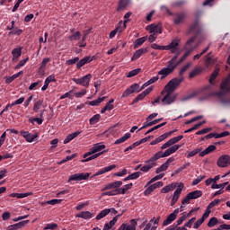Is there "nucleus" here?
<instances>
[{"instance_id": "obj_1", "label": "nucleus", "mask_w": 230, "mask_h": 230, "mask_svg": "<svg viewBox=\"0 0 230 230\" xmlns=\"http://www.w3.org/2000/svg\"><path fill=\"white\" fill-rule=\"evenodd\" d=\"M189 33H193L194 36L187 40V42L183 46V49L184 51H186V53L191 55V53H193V51H195V49L199 48V44L194 46L193 42H195V40H197V37H199V35L202 33V26L199 24V20H195V22L190 25V27L189 28Z\"/></svg>"}, {"instance_id": "obj_2", "label": "nucleus", "mask_w": 230, "mask_h": 230, "mask_svg": "<svg viewBox=\"0 0 230 230\" xmlns=\"http://www.w3.org/2000/svg\"><path fill=\"white\" fill-rule=\"evenodd\" d=\"M106 146L103 143L95 144L91 149L90 152H87L83 155L84 160H82L83 163H89V161H93V159H97L100 155H103L109 150H105ZM104 150V151H102Z\"/></svg>"}, {"instance_id": "obj_3", "label": "nucleus", "mask_w": 230, "mask_h": 230, "mask_svg": "<svg viewBox=\"0 0 230 230\" xmlns=\"http://www.w3.org/2000/svg\"><path fill=\"white\" fill-rule=\"evenodd\" d=\"M179 58V55H175L169 62L167 65V67H164L163 69H161L158 72V75H162V79L163 78H166V76H168V75H172V73H173V71H175V69L177 68V64L175 63V61Z\"/></svg>"}, {"instance_id": "obj_4", "label": "nucleus", "mask_w": 230, "mask_h": 230, "mask_svg": "<svg viewBox=\"0 0 230 230\" xmlns=\"http://www.w3.org/2000/svg\"><path fill=\"white\" fill-rule=\"evenodd\" d=\"M179 148H181L180 145H174V146L169 147L164 153H163V151H158L157 153H155L154 155V156H152L151 161H159V159H161L163 157H169V155H172V154H175V152H177V150H179Z\"/></svg>"}, {"instance_id": "obj_5", "label": "nucleus", "mask_w": 230, "mask_h": 230, "mask_svg": "<svg viewBox=\"0 0 230 230\" xmlns=\"http://www.w3.org/2000/svg\"><path fill=\"white\" fill-rule=\"evenodd\" d=\"M181 40L176 38L172 40L169 45L165 46V51H171V53L176 54L179 57V55H181V49L179 48Z\"/></svg>"}, {"instance_id": "obj_6", "label": "nucleus", "mask_w": 230, "mask_h": 230, "mask_svg": "<svg viewBox=\"0 0 230 230\" xmlns=\"http://www.w3.org/2000/svg\"><path fill=\"white\" fill-rule=\"evenodd\" d=\"M184 80L183 77L180 78H173L165 85L164 91H168L169 93H173L179 85H181V83Z\"/></svg>"}, {"instance_id": "obj_7", "label": "nucleus", "mask_w": 230, "mask_h": 230, "mask_svg": "<svg viewBox=\"0 0 230 230\" xmlns=\"http://www.w3.org/2000/svg\"><path fill=\"white\" fill-rule=\"evenodd\" d=\"M164 98L162 99L163 105H172L177 100V94H172L173 92H168V91H162V94H164Z\"/></svg>"}, {"instance_id": "obj_8", "label": "nucleus", "mask_w": 230, "mask_h": 230, "mask_svg": "<svg viewBox=\"0 0 230 230\" xmlns=\"http://www.w3.org/2000/svg\"><path fill=\"white\" fill-rule=\"evenodd\" d=\"M93 78V75L88 74L81 78H73V82L77 84V85H82L83 87H89V84L91 79Z\"/></svg>"}, {"instance_id": "obj_9", "label": "nucleus", "mask_w": 230, "mask_h": 230, "mask_svg": "<svg viewBox=\"0 0 230 230\" xmlns=\"http://www.w3.org/2000/svg\"><path fill=\"white\" fill-rule=\"evenodd\" d=\"M91 175V172H80V173H75L69 176L68 182H71L73 181H87Z\"/></svg>"}, {"instance_id": "obj_10", "label": "nucleus", "mask_w": 230, "mask_h": 230, "mask_svg": "<svg viewBox=\"0 0 230 230\" xmlns=\"http://www.w3.org/2000/svg\"><path fill=\"white\" fill-rule=\"evenodd\" d=\"M217 166L219 168H227V166L230 164V156L229 155H223L219 156L217 162Z\"/></svg>"}, {"instance_id": "obj_11", "label": "nucleus", "mask_w": 230, "mask_h": 230, "mask_svg": "<svg viewBox=\"0 0 230 230\" xmlns=\"http://www.w3.org/2000/svg\"><path fill=\"white\" fill-rule=\"evenodd\" d=\"M177 215H179V208L174 209L172 213H171L166 219L164 220L163 226L164 227H166V226H170L172 222H174V220L177 218Z\"/></svg>"}, {"instance_id": "obj_12", "label": "nucleus", "mask_w": 230, "mask_h": 230, "mask_svg": "<svg viewBox=\"0 0 230 230\" xmlns=\"http://www.w3.org/2000/svg\"><path fill=\"white\" fill-rule=\"evenodd\" d=\"M163 181H157L154 184H149V186L147 187V189L144 191V195L146 197H148V195H151L152 192L155 190H157V188H163Z\"/></svg>"}, {"instance_id": "obj_13", "label": "nucleus", "mask_w": 230, "mask_h": 230, "mask_svg": "<svg viewBox=\"0 0 230 230\" xmlns=\"http://www.w3.org/2000/svg\"><path fill=\"white\" fill-rule=\"evenodd\" d=\"M21 136H22V137H24V139L27 141V143H33V141H35V139H37V137H39V134H31L28 131H24L22 130L20 132Z\"/></svg>"}, {"instance_id": "obj_14", "label": "nucleus", "mask_w": 230, "mask_h": 230, "mask_svg": "<svg viewBox=\"0 0 230 230\" xmlns=\"http://www.w3.org/2000/svg\"><path fill=\"white\" fill-rule=\"evenodd\" d=\"M137 89H139V84H131L128 88H127L121 98H128V96H130V94H134V93H136V91H137Z\"/></svg>"}, {"instance_id": "obj_15", "label": "nucleus", "mask_w": 230, "mask_h": 230, "mask_svg": "<svg viewBox=\"0 0 230 230\" xmlns=\"http://www.w3.org/2000/svg\"><path fill=\"white\" fill-rule=\"evenodd\" d=\"M137 226V221L136 219H131L130 224L123 223L118 230H136V226Z\"/></svg>"}, {"instance_id": "obj_16", "label": "nucleus", "mask_w": 230, "mask_h": 230, "mask_svg": "<svg viewBox=\"0 0 230 230\" xmlns=\"http://www.w3.org/2000/svg\"><path fill=\"white\" fill-rule=\"evenodd\" d=\"M146 30L147 31H149V33H154L155 35V33H163V29H161V24H150L146 26Z\"/></svg>"}, {"instance_id": "obj_17", "label": "nucleus", "mask_w": 230, "mask_h": 230, "mask_svg": "<svg viewBox=\"0 0 230 230\" xmlns=\"http://www.w3.org/2000/svg\"><path fill=\"white\" fill-rule=\"evenodd\" d=\"M187 14L186 13H179L176 14V17L173 19V22L176 26H179V24H182L184 21H186Z\"/></svg>"}, {"instance_id": "obj_18", "label": "nucleus", "mask_w": 230, "mask_h": 230, "mask_svg": "<svg viewBox=\"0 0 230 230\" xmlns=\"http://www.w3.org/2000/svg\"><path fill=\"white\" fill-rule=\"evenodd\" d=\"M146 163V164L141 167L140 172H147L148 171L152 170L154 166L157 165L155 161L152 160V157L149 160H147Z\"/></svg>"}, {"instance_id": "obj_19", "label": "nucleus", "mask_w": 230, "mask_h": 230, "mask_svg": "<svg viewBox=\"0 0 230 230\" xmlns=\"http://www.w3.org/2000/svg\"><path fill=\"white\" fill-rule=\"evenodd\" d=\"M116 168V164H111L110 166H106L100 171H98L95 174H93L91 179H94V177H98V175H103V173H107V172H112Z\"/></svg>"}, {"instance_id": "obj_20", "label": "nucleus", "mask_w": 230, "mask_h": 230, "mask_svg": "<svg viewBox=\"0 0 230 230\" xmlns=\"http://www.w3.org/2000/svg\"><path fill=\"white\" fill-rule=\"evenodd\" d=\"M13 55V62H17L19 58H21V55H22V47L15 48L12 50Z\"/></svg>"}, {"instance_id": "obj_21", "label": "nucleus", "mask_w": 230, "mask_h": 230, "mask_svg": "<svg viewBox=\"0 0 230 230\" xmlns=\"http://www.w3.org/2000/svg\"><path fill=\"white\" fill-rule=\"evenodd\" d=\"M145 53H148V47L146 48H142L138 50H137L132 58H131V61L134 62V60H137V58H139L142 55H145Z\"/></svg>"}, {"instance_id": "obj_22", "label": "nucleus", "mask_w": 230, "mask_h": 230, "mask_svg": "<svg viewBox=\"0 0 230 230\" xmlns=\"http://www.w3.org/2000/svg\"><path fill=\"white\" fill-rule=\"evenodd\" d=\"M91 62H93L92 57H89V56L84 57L81 60L77 61L76 69H82V67H84V66H85V64H89Z\"/></svg>"}, {"instance_id": "obj_23", "label": "nucleus", "mask_w": 230, "mask_h": 230, "mask_svg": "<svg viewBox=\"0 0 230 230\" xmlns=\"http://www.w3.org/2000/svg\"><path fill=\"white\" fill-rule=\"evenodd\" d=\"M29 223H30V220L21 221V222L16 223L14 225L9 226L7 230H19V229H22V227H24V226H26V224H29Z\"/></svg>"}, {"instance_id": "obj_24", "label": "nucleus", "mask_w": 230, "mask_h": 230, "mask_svg": "<svg viewBox=\"0 0 230 230\" xmlns=\"http://www.w3.org/2000/svg\"><path fill=\"white\" fill-rule=\"evenodd\" d=\"M186 218V215L181 216L177 221L176 224H173L172 226H170L169 227H167L165 230H175L177 229V227H179V226H181L184 220Z\"/></svg>"}, {"instance_id": "obj_25", "label": "nucleus", "mask_w": 230, "mask_h": 230, "mask_svg": "<svg viewBox=\"0 0 230 230\" xmlns=\"http://www.w3.org/2000/svg\"><path fill=\"white\" fill-rule=\"evenodd\" d=\"M215 150H217V146L210 145L204 151L199 153V157H204L205 155H208V154H211V152H215Z\"/></svg>"}, {"instance_id": "obj_26", "label": "nucleus", "mask_w": 230, "mask_h": 230, "mask_svg": "<svg viewBox=\"0 0 230 230\" xmlns=\"http://www.w3.org/2000/svg\"><path fill=\"white\" fill-rule=\"evenodd\" d=\"M82 134V131H75L74 133L69 134L64 140V145H67V143H71L75 137H77V136H80Z\"/></svg>"}, {"instance_id": "obj_27", "label": "nucleus", "mask_w": 230, "mask_h": 230, "mask_svg": "<svg viewBox=\"0 0 230 230\" xmlns=\"http://www.w3.org/2000/svg\"><path fill=\"white\" fill-rule=\"evenodd\" d=\"M33 195V192H25V193H11L10 197L13 199H26V197H30Z\"/></svg>"}, {"instance_id": "obj_28", "label": "nucleus", "mask_w": 230, "mask_h": 230, "mask_svg": "<svg viewBox=\"0 0 230 230\" xmlns=\"http://www.w3.org/2000/svg\"><path fill=\"white\" fill-rule=\"evenodd\" d=\"M132 186H134L132 183L126 184L122 188L117 189V191L119 192V195H125L128 190H132Z\"/></svg>"}, {"instance_id": "obj_29", "label": "nucleus", "mask_w": 230, "mask_h": 230, "mask_svg": "<svg viewBox=\"0 0 230 230\" xmlns=\"http://www.w3.org/2000/svg\"><path fill=\"white\" fill-rule=\"evenodd\" d=\"M141 175H143V172H133L127 176L126 178H124V182H127V181H134L136 179H139Z\"/></svg>"}, {"instance_id": "obj_30", "label": "nucleus", "mask_w": 230, "mask_h": 230, "mask_svg": "<svg viewBox=\"0 0 230 230\" xmlns=\"http://www.w3.org/2000/svg\"><path fill=\"white\" fill-rule=\"evenodd\" d=\"M146 39H148V37L146 36L137 39L134 42V49H137V48H140V46H143V44L146 42Z\"/></svg>"}, {"instance_id": "obj_31", "label": "nucleus", "mask_w": 230, "mask_h": 230, "mask_svg": "<svg viewBox=\"0 0 230 230\" xmlns=\"http://www.w3.org/2000/svg\"><path fill=\"white\" fill-rule=\"evenodd\" d=\"M177 188L176 183H172L170 185H166L161 190V193H170V191H173Z\"/></svg>"}, {"instance_id": "obj_32", "label": "nucleus", "mask_w": 230, "mask_h": 230, "mask_svg": "<svg viewBox=\"0 0 230 230\" xmlns=\"http://www.w3.org/2000/svg\"><path fill=\"white\" fill-rule=\"evenodd\" d=\"M211 53L207 54L206 56V61H205V65L206 67H210V66H215V64L217 63V60L213 58H211Z\"/></svg>"}, {"instance_id": "obj_33", "label": "nucleus", "mask_w": 230, "mask_h": 230, "mask_svg": "<svg viewBox=\"0 0 230 230\" xmlns=\"http://www.w3.org/2000/svg\"><path fill=\"white\" fill-rule=\"evenodd\" d=\"M127 6H128V0H119L117 12H123V10H127Z\"/></svg>"}, {"instance_id": "obj_34", "label": "nucleus", "mask_w": 230, "mask_h": 230, "mask_svg": "<svg viewBox=\"0 0 230 230\" xmlns=\"http://www.w3.org/2000/svg\"><path fill=\"white\" fill-rule=\"evenodd\" d=\"M188 195L190 198V200H195L197 199H200V197L202 196V190H193L188 193Z\"/></svg>"}, {"instance_id": "obj_35", "label": "nucleus", "mask_w": 230, "mask_h": 230, "mask_svg": "<svg viewBox=\"0 0 230 230\" xmlns=\"http://www.w3.org/2000/svg\"><path fill=\"white\" fill-rule=\"evenodd\" d=\"M76 218H84V220H87L89 218H93V214L89 211H82L81 213L77 214Z\"/></svg>"}, {"instance_id": "obj_36", "label": "nucleus", "mask_w": 230, "mask_h": 230, "mask_svg": "<svg viewBox=\"0 0 230 230\" xmlns=\"http://www.w3.org/2000/svg\"><path fill=\"white\" fill-rule=\"evenodd\" d=\"M130 133H126L123 137L120 138H118L115 142L114 145H121V143H125L128 139H130Z\"/></svg>"}, {"instance_id": "obj_37", "label": "nucleus", "mask_w": 230, "mask_h": 230, "mask_svg": "<svg viewBox=\"0 0 230 230\" xmlns=\"http://www.w3.org/2000/svg\"><path fill=\"white\" fill-rule=\"evenodd\" d=\"M105 98H107V97H99L96 100L88 102V105H91L92 107H98V105H100V103H102V102L105 101Z\"/></svg>"}, {"instance_id": "obj_38", "label": "nucleus", "mask_w": 230, "mask_h": 230, "mask_svg": "<svg viewBox=\"0 0 230 230\" xmlns=\"http://www.w3.org/2000/svg\"><path fill=\"white\" fill-rule=\"evenodd\" d=\"M220 89L223 91V93H229V80H224L220 84Z\"/></svg>"}, {"instance_id": "obj_39", "label": "nucleus", "mask_w": 230, "mask_h": 230, "mask_svg": "<svg viewBox=\"0 0 230 230\" xmlns=\"http://www.w3.org/2000/svg\"><path fill=\"white\" fill-rule=\"evenodd\" d=\"M195 96H199V92L195 91L188 95H185L184 97H182L181 99V102H188L190 100H193V98H195Z\"/></svg>"}, {"instance_id": "obj_40", "label": "nucleus", "mask_w": 230, "mask_h": 230, "mask_svg": "<svg viewBox=\"0 0 230 230\" xmlns=\"http://www.w3.org/2000/svg\"><path fill=\"white\" fill-rule=\"evenodd\" d=\"M184 189V183H180L178 188L173 193V198L174 199H179L181 197V193H182V190Z\"/></svg>"}, {"instance_id": "obj_41", "label": "nucleus", "mask_w": 230, "mask_h": 230, "mask_svg": "<svg viewBox=\"0 0 230 230\" xmlns=\"http://www.w3.org/2000/svg\"><path fill=\"white\" fill-rule=\"evenodd\" d=\"M89 33H91V29H88L84 31V36L82 38V44L79 45V48H85L87 46V43H85V39L89 36Z\"/></svg>"}, {"instance_id": "obj_42", "label": "nucleus", "mask_w": 230, "mask_h": 230, "mask_svg": "<svg viewBox=\"0 0 230 230\" xmlns=\"http://www.w3.org/2000/svg\"><path fill=\"white\" fill-rule=\"evenodd\" d=\"M111 213V210L109 208L102 210L97 216H96V220H102V218H105L107 215Z\"/></svg>"}, {"instance_id": "obj_43", "label": "nucleus", "mask_w": 230, "mask_h": 230, "mask_svg": "<svg viewBox=\"0 0 230 230\" xmlns=\"http://www.w3.org/2000/svg\"><path fill=\"white\" fill-rule=\"evenodd\" d=\"M218 73H220V68H216L213 73L210 75L209 78V84H214L215 80L217 79V77L218 76Z\"/></svg>"}, {"instance_id": "obj_44", "label": "nucleus", "mask_w": 230, "mask_h": 230, "mask_svg": "<svg viewBox=\"0 0 230 230\" xmlns=\"http://www.w3.org/2000/svg\"><path fill=\"white\" fill-rule=\"evenodd\" d=\"M202 73V68H195L189 74V78H195V76H199Z\"/></svg>"}, {"instance_id": "obj_45", "label": "nucleus", "mask_w": 230, "mask_h": 230, "mask_svg": "<svg viewBox=\"0 0 230 230\" xmlns=\"http://www.w3.org/2000/svg\"><path fill=\"white\" fill-rule=\"evenodd\" d=\"M164 125H166V122H163L161 124H158L153 128H151L150 129H148L146 133L145 136H148V134H151V132H154L155 130H157L159 128H161V127H164Z\"/></svg>"}, {"instance_id": "obj_46", "label": "nucleus", "mask_w": 230, "mask_h": 230, "mask_svg": "<svg viewBox=\"0 0 230 230\" xmlns=\"http://www.w3.org/2000/svg\"><path fill=\"white\" fill-rule=\"evenodd\" d=\"M102 195V197H114L116 195H119V192L118 191V189H115L113 190L103 192Z\"/></svg>"}, {"instance_id": "obj_47", "label": "nucleus", "mask_w": 230, "mask_h": 230, "mask_svg": "<svg viewBox=\"0 0 230 230\" xmlns=\"http://www.w3.org/2000/svg\"><path fill=\"white\" fill-rule=\"evenodd\" d=\"M227 184H229V181H226V182L220 183V184L216 183V184H212L211 188H212V190H220V189L224 190V188H226L227 186Z\"/></svg>"}, {"instance_id": "obj_48", "label": "nucleus", "mask_w": 230, "mask_h": 230, "mask_svg": "<svg viewBox=\"0 0 230 230\" xmlns=\"http://www.w3.org/2000/svg\"><path fill=\"white\" fill-rule=\"evenodd\" d=\"M163 177H164V173H160L155 177H153L146 186H150V184L155 182V181H161V179H163Z\"/></svg>"}, {"instance_id": "obj_49", "label": "nucleus", "mask_w": 230, "mask_h": 230, "mask_svg": "<svg viewBox=\"0 0 230 230\" xmlns=\"http://www.w3.org/2000/svg\"><path fill=\"white\" fill-rule=\"evenodd\" d=\"M100 118H102L100 114L93 115L89 120L90 125H95V123H98V121H100Z\"/></svg>"}, {"instance_id": "obj_50", "label": "nucleus", "mask_w": 230, "mask_h": 230, "mask_svg": "<svg viewBox=\"0 0 230 230\" xmlns=\"http://www.w3.org/2000/svg\"><path fill=\"white\" fill-rule=\"evenodd\" d=\"M200 152H202V147L194 149L192 151H190L187 157L190 159V157H195V155H197V154H200Z\"/></svg>"}, {"instance_id": "obj_51", "label": "nucleus", "mask_w": 230, "mask_h": 230, "mask_svg": "<svg viewBox=\"0 0 230 230\" xmlns=\"http://www.w3.org/2000/svg\"><path fill=\"white\" fill-rule=\"evenodd\" d=\"M139 73H141V68H137V69H134V70H131L130 72H128V78H132L137 75H139Z\"/></svg>"}, {"instance_id": "obj_52", "label": "nucleus", "mask_w": 230, "mask_h": 230, "mask_svg": "<svg viewBox=\"0 0 230 230\" xmlns=\"http://www.w3.org/2000/svg\"><path fill=\"white\" fill-rule=\"evenodd\" d=\"M217 224H218V218L214 217L209 219V221L208 223V227H215V226H217Z\"/></svg>"}, {"instance_id": "obj_53", "label": "nucleus", "mask_w": 230, "mask_h": 230, "mask_svg": "<svg viewBox=\"0 0 230 230\" xmlns=\"http://www.w3.org/2000/svg\"><path fill=\"white\" fill-rule=\"evenodd\" d=\"M80 37H82V33L80 31H76L75 33L69 36V40H80Z\"/></svg>"}, {"instance_id": "obj_54", "label": "nucleus", "mask_w": 230, "mask_h": 230, "mask_svg": "<svg viewBox=\"0 0 230 230\" xmlns=\"http://www.w3.org/2000/svg\"><path fill=\"white\" fill-rule=\"evenodd\" d=\"M58 227V225L57 223H49L45 226L43 228L44 230H55Z\"/></svg>"}, {"instance_id": "obj_55", "label": "nucleus", "mask_w": 230, "mask_h": 230, "mask_svg": "<svg viewBox=\"0 0 230 230\" xmlns=\"http://www.w3.org/2000/svg\"><path fill=\"white\" fill-rule=\"evenodd\" d=\"M28 60H30V58H26L25 59H22L18 65L14 67V69H21V67H24V66H26V62H28Z\"/></svg>"}, {"instance_id": "obj_56", "label": "nucleus", "mask_w": 230, "mask_h": 230, "mask_svg": "<svg viewBox=\"0 0 230 230\" xmlns=\"http://www.w3.org/2000/svg\"><path fill=\"white\" fill-rule=\"evenodd\" d=\"M212 130H213V128H206L196 132V136H202L204 134H208V132H211Z\"/></svg>"}, {"instance_id": "obj_57", "label": "nucleus", "mask_w": 230, "mask_h": 230, "mask_svg": "<svg viewBox=\"0 0 230 230\" xmlns=\"http://www.w3.org/2000/svg\"><path fill=\"white\" fill-rule=\"evenodd\" d=\"M172 134H173V131L166 132V133L161 135L160 137H158V139L162 143V141H164V139H167V137H170V136H172Z\"/></svg>"}, {"instance_id": "obj_58", "label": "nucleus", "mask_w": 230, "mask_h": 230, "mask_svg": "<svg viewBox=\"0 0 230 230\" xmlns=\"http://www.w3.org/2000/svg\"><path fill=\"white\" fill-rule=\"evenodd\" d=\"M184 137V136L180 135L178 137H174L171 139H169V141L171 142V145H175L176 143H179V141H181V139H182Z\"/></svg>"}, {"instance_id": "obj_59", "label": "nucleus", "mask_w": 230, "mask_h": 230, "mask_svg": "<svg viewBox=\"0 0 230 230\" xmlns=\"http://www.w3.org/2000/svg\"><path fill=\"white\" fill-rule=\"evenodd\" d=\"M66 98H69V100H73V90H70L69 92L60 96V100H66Z\"/></svg>"}, {"instance_id": "obj_60", "label": "nucleus", "mask_w": 230, "mask_h": 230, "mask_svg": "<svg viewBox=\"0 0 230 230\" xmlns=\"http://www.w3.org/2000/svg\"><path fill=\"white\" fill-rule=\"evenodd\" d=\"M168 164H166L165 163L163 164L160 167H158L155 171V173H161V172H166V170H168Z\"/></svg>"}, {"instance_id": "obj_61", "label": "nucleus", "mask_w": 230, "mask_h": 230, "mask_svg": "<svg viewBox=\"0 0 230 230\" xmlns=\"http://www.w3.org/2000/svg\"><path fill=\"white\" fill-rule=\"evenodd\" d=\"M119 31L121 33L122 30L121 27H116L111 33H110V39H114L116 37V34Z\"/></svg>"}, {"instance_id": "obj_62", "label": "nucleus", "mask_w": 230, "mask_h": 230, "mask_svg": "<svg viewBox=\"0 0 230 230\" xmlns=\"http://www.w3.org/2000/svg\"><path fill=\"white\" fill-rule=\"evenodd\" d=\"M42 102H43L42 100H39L34 103V106H33L34 112H39V110L40 109V105H42Z\"/></svg>"}, {"instance_id": "obj_63", "label": "nucleus", "mask_w": 230, "mask_h": 230, "mask_svg": "<svg viewBox=\"0 0 230 230\" xmlns=\"http://www.w3.org/2000/svg\"><path fill=\"white\" fill-rule=\"evenodd\" d=\"M146 96L143 93H141L140 94H138L132 102V105L137 103V102H141V100H145Z\"/></svg>"}, {"instance_id": "obj_64", "label": "nucleus", "mask_w": 230, "mask_h": 230, "mask_svg": "<svg viewBox=\"0 0 230 230\" xmlns=\"http://www.w3.org/2000/svg\"><path fill=\"white\" fill-rule=\"evenodd\" d=\"M16 78H19V74H14L12 76L5 77V83L6 84H12V82L13 80H15Z\"/></svg>"}]
</instances>
